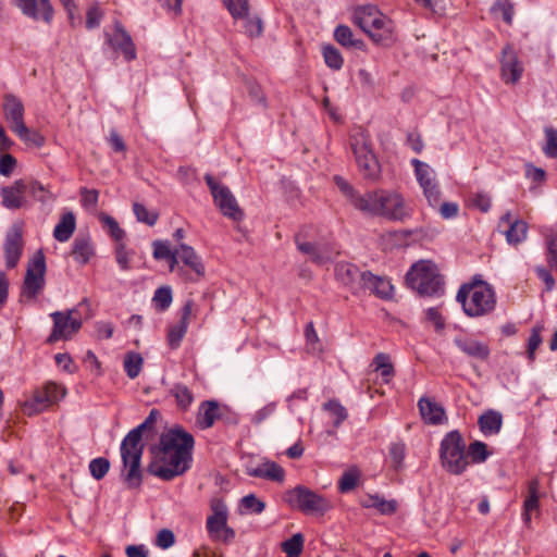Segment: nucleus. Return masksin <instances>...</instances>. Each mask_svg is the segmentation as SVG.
Here are the masks:
<instances>
[{"label":"nucleus","mask_w":557,"mask_h":557,"mask_svg":"<svg viewBox=\"0 0 557 557\" xmlns=\"http://www.w3.org/2000/svg\"><path fill=\"white\" fill-rule=\"evenodd\" d=\"M74 260L78 264H86L95 255V248L89 235H78L72 244L71 251Z\"/></svg>","instance_id":"nucleus-24"},{"label":"nucleus","mask_w":557,"mask_h":557,"mask_svg":"<svg viewBox=\"0 0 557 557\" xmlns=\"http://www.w3.org/2000/svg\"><path fill=\"white\" fill-rule=\"evenodd\" d=\"M456 300L461 304L463 312L470 318H479L491 313L496 306L495 292L483 281L462 284Z\"/></svg>","instance_id":"nucleus-5"},{"label":"nucleus","mask_w":557,"mask_h":557,"mask_svg":"<svg viewBox=\"0 0 557 557\" xmlns=\"http://www.w3.org/2000/svg\"><path fill=\"white\" fill-rule=\"evenodd\" d=\"M242 506L251 513H261L265 508V503L256 497L255 494H248L242 498Z\"/></svg>","instance_id":"nucleus-56"},{"label":"nucleus","mask_w":557,"mask_h":557,"mask_svg":"<svg viewBox=\"0 0 557 557\" xmlns=\"http://www.w3.org/2000/svg\"><path fill=\"white\" fill-rule=\"evenodd\" d=\"M351 149L363 177L370 180L376 178L380 173V164L363 134L351 137Z\"/></svg>","instance_id":"nucleus-9"},{"label":"nucleus","mask_w":557,"mask_h":557,"mask_svg":"<svg viewBox=\"0 0 557 557\" xmlns=\"http://www.w3.org/2000/svg\"><path fill=\"white\" fill-rule=\"evenodd\" d=\"M323 409L330 412V414L334 418L333 425L334 428H339L341 424L347 419L348 413L344 406H342L337 400L332 399L323 405Z\"/></svg>","instance_id":"nucleus-40"},{"label":"nucleus","mask_w":557,"mask_h":557,"mask_svg":"<svg viewBox=\"0 0 557 557\" xmlns=\"http://www.w3.org/2000/svg\"><path fill=\"white\" fill-rule=\"evenodd\" d=\"M411 164L414 168L417 180L423 189V194L429 205L435 208L440 205L442 194L438 184L435 181L434 170L429 164L418 159H412Z\"/></svg>","instance_id":"nucleus-12"},{"label":"nucleus","mask_w":557,"mask_h":557,"mask_svg":"<svg viewBox=\"0 0 557 557\" xmlns=\"http://www.w3.org/2000/svg\"><path fill=\"white\" fill-rule=\"evenodd\" d=\"M82 206L90 212L97 210L99 193L96 189H88L86 187L81 189Z\"/></svg>","instance_id":"nucleus-53"},{"label":"nucleus","mask_w":557,"mask_h":557,"mask_svg":"<svg viewBox=\"0 0 557 557\" xmlns=\"http://www.w3.org/2000/svg\"><path fill=\"white\" fill-rule=\"evenodd\" d=\"M65 394L64 387L53 382L46 383L40 391L37 389V412L58 404Z\"/></svg>","instance_id":"nucleus-19"},{"label":"nucleus","mask_w":557,"mask_h":557,"mask_svg":"<svg viewBox=\"0 0 557 557\" xmlns=\"http://www.w3.org/2000/svg\"><path fill=\"white\" fill-rule=\"evenodd\" d=\"M541 330L540 326H534L531 330V334L528 339V359L532 362L535 359V350L539 348V346L542 344V336H541Z\"/></svg>","instance_id":"nucleus-55"},{"label":"nucleus","mask_w":557,"mask_h":557,"mask_svg":"<svg viewBox=\"0 0 557 557\" xmlns=\"http://www.w3.org/2000/svg\"><path fill=\"white\" fill-rule=\"evenodd\" d=\"M212 197L215 206L220 209L223 215L232 219L233 221H240L243 219L244 213L227 186L221 188Z\"/></svg>","instance_id":"nucleus-16"},{"label":"nucleus","mask_w":557,"mask_h":557,"mask_svg":"<svg viewBox=\"0 0 557 557\" xmlns=\"http://www.w3.org/2000/svg\"><path fill=\"white\" fill-rule=\"evenodd\" d=\"M100 221L103 223L106 227H108V232L110 236L119 243H122L125 232L122 230L116 222V220L108 214L102 213L100 215Z\"/></svg>","instance_id":"nucleus-51"},{"label":"nucleus","mask_w":557,"mask_h":557,"mask_svg":"<svg viewBox=\"0 0 557 557\" xmlns=\"http://www.w3.org/2000/svg\"><path fill=\"white\" fill-rule=\"evenodd\" d=\"M26 185L23 181H16L14 185L3 187L1 190L2 205L9 209H17L23 205V195Z\"/></svg>","instance_id":"nucleus-28"},{"label":"nucleus","mask_w":557,"mask_h":557,"mask_svg":"<svg viewBox=\"0 0 557 557\" xmlns=\"http://www.w3.org/2000/svg\"><path fill=\"white\" fill-rule=\"evenodd\" d=\"M219 418L220 406L216 400H205L200 404L196 420L200 429L211 428Z\"/></svg>","instance_id":"nucleus-25"},{"label":"nucleus","mask_w":557,"mask_h":557,"mask_svg":"<svg viewBox=\"0 0 557 557\" xmlns=\"http://www.w3.org/2000/svg\"><path fill=\"white\" fill-rule=\"evenodd\" d=\"M176 251L178 253L180 260L188 267L197 276H202L205 274V267L196 253L195 249L186 244H181Z\"/></svg>","instance_id":"nucleus-29"},{"label":"nucleus","mask_w":557,"mask_h":557,"mask_svg":"<svg viewBox=\"0 0 557 557\" xmlns=\"http://www.w3.org/2000/svg\"><path fill=\"white\" fill-rule=\"evenodd\" d=\"M171 394L175 397L177 406L182 409H187L194 400L190 389L181 383L172 387Z\"/></svg>","instance_id":"nucleus-45"},{"label":"nucleus","mask_w":557,"mask_h":557,"mask_svg":"<svg viewBox=\"0 0 557 557\" xmlns=\"http://www.w3.org/2000/svg\"><path fill=\"white\" fill-rule=\"evenodd\" d=\"M435 208H438V212L443 219H454L459 213V205L457 202H441Z\"/></svg>","instance_id":"nucleus-64"},{"label":"nucleus","mask_w":557,"mask_h":557,"mask_svg":"<svg viewBox=\"0 0 557 557\" xmlns=\"http://www.w3.org/2000/svg\"><path fill=\"white\" fill-rule=\"evenodd\" d=\"M152 246L153 258L157 260H166L173 253L169 242L154 240Z\"/></svg>","instance_id":"nucleus-61"},{"label":"nucleus","mask_w":557,"mask_h":557,"mask_svg":"<svg viewBox=\"0 0 557 557\" xmlns=\"http://www.w3.org/2000/svg\"><path fill=\"white\" fill-rule=\"evenodd\" d=\"M296 245L302 253L309 255L311 260L315 263H323L330 259V256L321 246L312 243H301L298 236H296Z\"/></svg>","instance_id":"nucleus-36"},{"label":"nucleus","mask_w":557,"mask_h":557,"mask_svg":"<svg viewBox=\"0 0 557 557\" xmlns=\"http://www.w3.org/2000/svg\"><path fill=\"white\" fill-rule=\"evenodd\" d=\"M539 482L533 480L529 483V495L523 503L522 520L525 525H530L532 512L539 511Z\"/></svg>","instance_id":"nucleus-31"},{"label":"nucleus","mask_w":557,"mask_h":557,"mask_svg":"<svg viewBox=\"0 0 557 557\" xmlns=\"http://www.w3.org/2000/svg\"><path fill=\"white\" fill-rule=\"evenodd\" d=\"M110 469V461L107 458L98 457L90 461L89 471L94 479L101 480Z\"/></svg>","instance_id":"nucleus-52"},{"label":"nucleus","mask_w":557,"mask_h":557,"mask_svg":"<svg viewBox=\"0 0 557 557\" xmlns=\"http://www.w3.org/2000/svg\"><path fill=\"white\" fill-rule=\"evenodd\" d=\"M334 183L346 199L357 209L358 201L362 199V195H359L355 188L339 175L334 176Z\"/></svg>","instance_id":"nucleus-44"},{"label":"nucleus","mask_w":557,"mask_h":557,"mask_svg":"<svg viewBox=\"0 0 557 557\" xmlns=\"http://www.w3.org/2000/svg\"><path fill=\"white\" fill-rule=\"evenodd\" d=\"M466 455L467 458L469 457L473 463H481L488 458L490 453L487 451V446L485 443L481 441H474L468 446Z\"/></svg>","instance_id":"nucleus-41"},{"label":"nucleus","mask_w":557,"mask_h":557,"mask_svg":"<svg viewBox=\"0 0 557 557\" xmlns=\"http://www.w3.org/2000/svg\"><path fill=\"white\" fill-rule=\"evenodd\" d=\"M172 289L170 286H161L156 289L152 302L157 310L165 311L172 304Z\"/></svg>","instance_id":"nucleus-43"},{"label":"nucleus","mask_w":557,"mask_h":557,"mask_svg":"<svg viewBox=\"0 0 557 557\" xmlns=\"http://www.w3.org/2000/svg\"><path fill=\"white\" fill-rule=\"evenodd\" d=\"M418 407L423 420L426 423L440 424L445 419V411L443 407L426 397L419 399Z\"/></svg>","instance_id":"nucleus-26"},{"label":"nucleus","mask_w":557,"mask_h":557,"mask_svg":"<svg viewBox=\"0 0 557 557\" xmlns=\"http://www.w3.org/2000/svg\"><path fill=\"white\" fill-rule=\"evenodd\" d=\"M492 12L500 13L503 20L507 24H511L513 16V7L507 0H497L492 7Z\"/></svg>","instance_id":"nucleus-57"},{"label":"nucleus","mask_w":557,"mask_h":557,"mask_svg":"<svg viewBox=\"0 0 557 557\" xmlns=\"http://www.w3.org/2000/svg\"><path fill=\"white\" fill-rule=\"evenodd\" d=\"M276 410V403L272 401L257 410L251 416V423L255 425L261 424L263 421H265L268 418H270Z\"/></svg>","instance_id":"nucleus-58"},{"label":"nucleus","mask_w":557,"mask_h":557,"mask_svg":"<svg viewBox=\"0 0 557 557\" xmlns=\"http://www.w3.org/2000/svg\"><path fill=\"white\" fill-rule=\"evenodd\" d=\"M115 259L123 271H127L129 269V253L126 250V246L124 243H119L115 247Z\"/></svg>","instance_id":"nucleus-63"},{"label":"nucleus","mask_w":557,"mask_h":557,"mask_svg":"<svg viewBox=\"0 0 557 557\" xmlns=\"http://www.w3.org/2000/svg\"><path fill=\"white\" fill-rule=\"evenodd\" d=\"M76 228V218L72 211L63 213L53 230V237L60 242H67Z\"/></svg>","instance_id":"nucleus-30"},{"label":"nucleus","mask_w":557,"mask_h":557,"mask_svg":"<svg viewBox=\"0 0 557 557\" xmlns=\"http://www.w3.org/2000/svg\"><path fill=\"white\" fill-rule=\"evenodd\" d=\"M284 499L292 508L306 515L324 513L331 507L330 502L324 496L302 485L288 491Z\"/></svg>","instance_id":"nucleus-8"},{"label":"nucleus","mask_w":557,"mask_h":557,"mask_svg":"<svg viewBox=\"0 0 557 557\" xmlns=\"http://www.w3.org/2000/svg\"><path fill=\"white\" fill-rule=\"evenodd\" d=\"M133 211L138 222L153 226L159 218L158 212L149 211L143 203L134 202Z\"/></svg>","instance_id":"nucleus-47"},{"label":"nucleus","mask_w":557,"mask_h":557,"mask_svg":"<svg viewBox=\"0 0 557 557\" xmlns=\"http://www.w3.org/2000/svg\"><path fill=\"white\" fill-rule=\"evenodd\" d=\"M106 44H108L115 52H121L126 61L136 59V48L131 35L123 25L115 21L114 32L112 34L104 33Z\"/></svg>","instance_id":"nucleus-13"},{"label":"nucleus","mask_w":557,"mask_h":557,"mask_svg":"<svg viewBox=\"0 0 557 557\" xmlns=\"http://www.w3.org/2000/svg\"><path fill=\"white\" fill-rule=\"evenodd\" d=\"M359 472L356 469L345 471L338 481V491L341 493H348L352 491L359 481Z\"/></svg>","instance_id":"nucleus-49"},{"label":"nucleus","mask_w":557,"mask_h":557,"mask_svg":"<svg viewBox=\"0 0 557 557\" xmlns=\"http://www.w3.org/2000/svg\"><path fill=\"white\" fill-rule=\"evenodd\" d=\"M454 344L470 358L478 360H486L490 356V347L487 344L476 341L472 337L458 336L454 338Z\"/></svg>","instance_id":"nucleus-20"},{"label":"nucleus","mask_w":557,"mask_h":557,"mask_svg":"<svg viewBox=\"0 0 557 557\" xmlns=\"http://www.w3.org/2000/svg\"><path fill=\"white\" fill-rule=\"evenodd\" d=\"M545 133V145L543 146V152L548 158H557V129L547 126L544 128Z\"/></svg>","instance_id":"nucleus-48"},{"label":"nucleus","mask_w":557,"mask_h":557,"mask_svg":"<svg viewBox=\"0 0 557 557\" xmlns=\"http://www.w3.org/2000/svg\"><path fill=\"white\" fill-rule=\"evenodd\" d=\"M502 54V78L507 84H515L520 79L523 72V67L519 63L517 53L510 46H506L503 49Z\"/></svg>","instance_id":"nucleus-15"},{"label":"nucleus","mask_w":557,"mask_h":557,"mask_svg":"<svg viewBox=\"0 0 557 557\" xmlns=\"http://www.w3.org/2000/svg\"><path fill=\"white\" fill-rule=\"evenodd\" d=\"M393 289L394 287L387 278L374 275L370 271L362 273L360 293L369 290L380 298L387 299L392 297Z\"/></svg>","instance_id":"nucleus-17"},{"label":"nucleus","mask_w":557,"mask_h":557,"mask_svg":"<svg viewBox=\"0 0 557 557\" xmlns=\"http://www.w3.org/2000/svg\"><path fill=\"white\" fill-rule=\"evenodd\" d=\"M441 465L445 471L454 475L462 474L469 465L466 455V443L459 433L454 430L448 432L440 445Z\"/></svg>","instance_id":"nucleus-7"},{"label":"nucleus","mask_w":557,"mask_h":557,"mask_svg":"<svg viewBox=\"0 0 557 557\" xmlns=\"http://www.w3.org/2000/svg\"><path fill=\"white\" fill-rule=\"evenodd\" d=\"M3 111L12 131L22 139H30V131L24 123V106L16 96L7 94L3 97Z\"/></svg>","instance_id":"nucleus-11"},{"label":"nucleus","mask_w":557,"mask_h":557,"mask_svg":"<svg viewBox=\"0 0 557 557\" xmlns=\"http://www.w3.org/2000/svg\"><path fill=\"white\" fill-rule=\"evenodd\" d=\"M213 515L207 518L206 528L211 540L218 537V533L227 527V508L223 502L212 504Z\"/></svg>","instance_id":"nucleus-23"},{"label":"nucleus","mask_w":557,"mask_h":557,"mask_svg":"<svg viewBox=\"0 0 557 557\" xmlns=\"http://www.w3.org/2000/svg\"><path fill=\"white\" fill-rule=\"evenodd\" d=\"M472 205L481 212H488L492 206V198L485 191H478L472 197Z\"/></svg>","instance_id":"nucleus-59"},{"label":"nucleus","mask_w":557,"mask_h":557,"mask_svg":"<svg viewBox=\"0 0 557 557\" xmlns=\"http://www.w3.org/2000/svg\"><path fill=\"white\" fill-rule=\"evenodd\" d=\"M362 273L358 267L348 262L338 263L335 268L336 278L348 286L354 294L360 293Z\"/></svg>","instance_id":"nucleus-21"},{"label":"nucleus","mask_w":557,"mask_h":557,"mask_svg":"<svg viewBox=\"0 0 557 557\" xmlns=\"http://www.w3.org/2000/svg\"><path fill=\"white\" fill-rule=\"evenodd\" d=\"M194 445V436L182 428L161 434L159 445L150 448L153 459L148 472L164 481L182 475L190 468Z\"/></svg>","instance_id":"nucleus-1"},{"label":"nucleus","mask_w":557,"mask_h":557,"mask_svg":"<svg viewBox=\"0 0 557 557\" xmlns=\"http://www.w3.org/2000/svg\"><path fill=\"white\" fill-rule=\"evenodd\" d=\"M323 58L325 61V64L335 71H338L342 69L344 64V59L339 52L338 49H336L334 46L326 45L322 48Z\"/></svg>","instance_id":"nucleus-42"},{"label":"nucleus","mask_w":557,"mask_h":557,"mask_svg":"<svg viewBox=\"0 0 557 557\" xmlns=\"http://www.w3.org/2000/svg\"><path fill=\"white\" fill-rule=\"evenodd\" d=\"M362 506L366 508L373 507L382 515L391 516L396 512L398 504L394 499L386 500L379 495H370L368 502L363 503Z\"/></svg>","instance_id":"nucleus-35"},{"label":"nucleus","mask_w":557,"mask_h":557,"mask_svg":"<svg viewBox=\"0 0 557 557\" xmlns=\"http://www.w3.org/2000/svg\"><path fill=\"white\" fill-rule=\"evenodd\" d=\"M103 12L100 10V8L95 4L91 5L86 14V27L88 29H94L100 25V22L102 20Z\"/></svg>","instance_id":"nucleus-60"},{"label":"nucleus","mask_w":557,"mask_h":557,"mask_svg":"<svg viewBox=\"0 0 557 557\" xmlns=\"http://www.w3.org/2000/svg\"><path fill=\"white\" fill-rule=\"evenodd\" d=\"M352 21L377 45L387 47L395 41L392 20L373 4L357 7Z\"/></svg>","instance_id":"nucleus-4"},{"label":"nucleus","mask_w":557,"mask_h":557,"mask_svg":"<svg viewBox=\"0 0 557 557\" xmlns=\"http://www.w3.org/2000/svg\"><path fill=\"white\" fill-rule=\"evenodd\" d=\"M243 22L245 34L251 38L259 37L262 34V22L258 16H250L249 10L243 16L235 18Z\"/></svg>","instance_id":"nucleus-37"},{"label":"nucleus","mask_w":557,"mask_h":557,"mask_svg":"<svg viewBox=\"0 0 557 557\" xmlns=\"http://www.w3.org/2000/svg\"><path fill=\"white\" fill-rule=\"evenodd\" d=\"M375 371L381 373L384 382H389L394 375V368L389 361V357L386 354L380 352L373 359Z\"/></svg>","instance_id":"nucleus-39"},{"label":"nucleus","mask_w":557,"mask_h":557,"mask_svg":"<svg viewBox=\"0 0 557 557\" xmlns=\"http://www.w3.org/2000/svg\"><path fill=\"white\" fill-rule=\"evenodd\" d=\"M158 417L159 411L152 409L144 422L131 430L121 443L122 478L128 488H139L143 483V471L140 469L145 447L143 434L153 428Z\"/></svg>","instance_id":"nucleus-2"},{"label":"nucleus","mask_w":557,"mask_h":557,"mask_svg":"<svg viewBox=\"0 0 557 557\" xmlns=\"http://www.w3.org/2000/svg\"><path fill=\"white\" fill-rule=\"evenodd\" d=\"M175 542L174 533L169 529H162L158 532L156 544L162 549L170 548Z\"/></svg>","instance_id":"nucleus-62"},{"label":"nucleus","mask_w":557,"mask_h":557,"mask_svg":"<svg viewBox=\"0 0 557 557\" xmlns=\"http://www.w3.org/2000/svg\"><path fill=\"white\" fill-rule=\"evenodd\" d=\"M76 310L55 311L50 314L53 320V330L48 338L49 343H54L59 339H70L82 327V319L76 315Z\"/></svg>","instance_id":"nucleus-10"},{"label":"nucleus","mask_w":557,"mask_h":557,"mask_svg":"<svg viewBox=\"0 0 557 557\" xmlns=\"http://www.w3.org/2000/svg\"><path fill=\"white\" fill-rule=\"evenodd\" d=\"M478 423L485 436L496 435L500 432L503 416L499 411L490 409L479 417Z\"/></svg>","instance_id":"nucleus-27"},{"label":"nucleus","mask_w":557,"mask_h":557,"mask_svg":"<svg viewBox=\"0 0 557 557\" xmlns=\"http://www.w3.org/2000/svg\"><path fill=\"white\" fill-rule=\"evenodd\" d=\"M504 234L509 245H518L527 238L528 224L522 220L516 219Z\"/></svg>","instance_id":"nucleus-34"},{"label":"nucleus","mask_w":557,"mask_h":557,"mask_svg":"<svg viewBox=\"0 0 557 557\" xmlns=\"http://www.w3.org/2000/svg\"><path fill=\"white\" fill-rule=\"evenodd\" d=\"M406 455V446L404 443H392L388 448V456L392 462V467L395 470H399L403 467V462Z\"/></svg>","instance_id":"nucleus-50"},{"label":"nucleus","mask_w":557,"mask_h":557,"mask_svg":"<svg viewBox=\"0 0 557 557\" xmlns=\"http://www.w3.org/2000/svg\"><path fill=\"white\" fill-rule=\"evenodd\" d=\"M143 357L137 352H127L124 358V370L129 379H136L143 367Z\"/></svg>","instance_id":"nucleus-38"},{"label":"nucleus","mask_w":557,"mask_h":557,"mask_svg":"<svg viewBox=\"0 0 557 557\" xmlns=\"http://www.w3.org/2000/svg\"><path fill=\"white\" fill-rule=\"evenodd\" d=\"M247 474L253 478L264 479L282 483L285 479V470L278 463L265 460L256 467L247 469Z\"/></svg>","instance_id":"nucleus-22"},{"label":"nucleus","mask_w":557,"mask_h":557,"mask_svg":"<svg viewBox=\"0 0 557 557\" xmlns=\"http://www.w3.org/2000/svg\"><path fill=\"white\" fill-rule=\"evenodd\" d=\"M223 3L233 18L245 15L249 10L248 0H223Z\"/></svg>","instance_id":"nucleus-54"},{"label":"nucleus","mask_w":557,"mask_h":557,"mask_svg":"<svg viewBox=\"0 0 557 557\" xmlns=\"http://www.w3.org/2000/svg\"><path fill=\"white\" fill-rule=\"evenodd\" d=\"M357 210L393 221H403L409 216L404 198L396 191L377 189L367 191L359 199Z\"/></svg>","instance_id":"nucleus-3"},{"label":"nucleus","mask_w":557,"mask_h":557,"mask_svg":"<svg viewBox=\"0 0 557 557\" xmlns=\"http://www.w3.org/2000/svg\"><path fill=\"white\" fill-rule=\"evenodd\" d=\"M407 285L422 297H441L445 282L437 265L430 260H420L406 274Z\"/></svg>","instance_id":"nucleus-6"},{"label":"nucleus","mask_w":557,"mask_h":557,"mask_svg":"<svg viewBox=\"0 0 557 557\" xmlns=\"http://www.w3.org/2000/svg\"><path fill=\"white\" fill-rule=\"evenodd\" d=\"M335 40L345 48L363 49L364 42L354 37L352 30L347 25H338L334 30Z\"/></svg>","instance_id":"nucleus-33"},{"label":"nucleus","mask_w":557,"mask_h":557,"mask_svg":"<svg viewBox=\"0 0 557 557\" xmlns=\"http://www.w3.org/2000/svg\"><path fill=\"white\" fill-rule=\"evenodd\" d=\"M304 548V536L301 533H296L288 540L282 543V549L287 557H298Z\"/></svg>","instance_id":"nucleus-46"},{"label":"nucleus","mask_w":557,"mask_h":557,"mask_svg":"<svg viewBox=\"0 0 557 557\" xmlns=\"http://www.w3.org/2000/svg\"><path fill=\"white\" fill-rule=\"evenodd\" d=\"M23 251V228L14 223L7 232L4 242L5 263L8 268H14Z\"/></svg>","instance_id":"nucleus-14"},{"label":"nucleus","mask_w":557,"mask_h":557,"mask_svg":"<svg viewBox=\"0 0 557 557\" xmlns=\"http://www.w3.org/2000/svg\"><path fill=\"white\" fill-rule=\"evenodd\" d=\"M35 298V256L29 258L27 271L22 286L20 300L22 302H32Z\"/></svg>","instance_id":"nucleus-32"},{"label":"nucleus","mask_w":557,"mask_h":557,"mask_svg":"<svg viewBox=\"0 0 557 557\" xmlns=\"http://www.w3.org/2000/svg\"><path fill=\"white\" fill-rule=\"evenodd\" d=\"M193 308L194 301L190 299L187 300L181 310L180 322L175 325H172L169 329L168 343L171 348L176 349L181 345V342L184 338L188 329L189 318L193 313Z\"/></svg>","instance_id":"nucleus-18"}]
</instances>
